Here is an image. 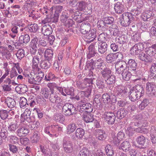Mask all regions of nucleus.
Masks as SVG:
<instances>
[{
	"mask_svg": "<svg viewBox=\"0 0 156 156\" xmlns=\"http://www.w3.org/2000/svg\"><path fill=\"white\" fill-rule=\"evenodd\" d=\"M77 109L81 113L86 112H92L93 108L92 105L89 103H87L85 100H81L78 102Z\"/></svg>",
	"mask_w": 156,
	"mask_h": 156,
	"instance_id": "obj_1",
	"label": "nucleus"
},
{
	"mask_svg": "<svg viewBox=\"0 0 156 156\" xmlns=\"http://www.w3.org/2000/svg\"><path fill=\"white\" fill-rule=\"evenodd\" d=\"M134 20V17L132 16L130 13H123L122 15L120 20L121 25L124 27L128 26Z\"/></svg>",
	"mask_w": 156,
	"mask_h": 156,
	"instance_id": "obj_2",
	"label": "nucleus"
},
{
	"mask_svg": "<svg viewBox=\"0 0 156 156\" xmlns=\"http://www.w3.org/2000/svg\"><path fill=\"white\" fill-rule=\"evenodd\" d=\"M62 111L65 115L70 116L76 114L77 110L73 104L66 103L63 106Z\"/></svg>",
	"mask_w": 156,
	"mask_h": 156,
	"instance_id": "obj_3",
	"label": "nucleus"
},
{
	"mask_svg": "<svg viewBox=\"0 0 156 156\" xmlns=\"http://www.w3.org/2000/svg\"><path fill=\"white\" fill-rule=\"evenodd\" d=\"M146 92L149 97H156V86L152 82H147L146 85Z\"/></svg>",
	"mask_w": 156,
	"mask_h": 156,
	"instance_id": "obj_4",
	"label": "nucleus"
},
{
	"mask_svg": "<svg viewBox=\"0 0 156 156\" xmlns=\"http://www.w3.org/2000/svg\"><path fill=\"white\" fill-rule=\"evenodd\" d=\"M102 117L107 123L109 125H112L114 123L116 117L114 113L106 111L104 112L102 115Z\"/></svg>",
	"mask_w": 156,
	"mask_h": 156,
	"instance_id": "obj_5",
	"label": "nucleus"
},
{
	"mask_svg": "<svg viewBox=\"0 0 156 156\" xmlns=\"http://www.w3.org/2000/svg\"><path fill=\"white\" fill-rule=\"evenodd\" d=\"M94 80L95 79L94 78H92L91 79H85L83 82L81 83L80 82H77V86L81 89H83L87 87H91V86L94 84Z\"/></svg>",
	"mask_w": 156,
	"mask_h": 156,
	"instance_id": "obj_6",
	"label": "nucleus"
},
{
	"mask_svg": "<svg viewBox=\"0 0 156 156\" xmlns=\"http://www.w3.org/2000/svg\"><path fill=\"white\" fill-rule=\"evenodd\" d=\"M115 68L117 73L120 74L122 72L126 70L127 64L124 61H119L115 63Z\"/></svg>",
	"mask_w": 156,
	"mask_h": 156,
	"instance_id": "obj_7",
	"label": "nucleus"
},
{
	"mask_svg": "<svg viewBox=\"0 0 156 156\" xmlns=\"http://www.w3.org/2000/svg\"><path fill=\"white\" fill-rule=\"evenodd\" d=\"M144 44L141 43H138L134 45L130 50V53L133 55L139 54L144 49Z\"/></svg>",
	"mask_w": 156,
	"mask_h": 156,
	"instance_id": "obj_8",
	"label": "nucleus"
},
{
	"mask_svg": "<svg viewBox=\"0 0 156 156\" xmlns=\"http://www.w3.org/2000/svg\"><path fill=\"white\" fill-rule=\"evenodd\" d=\"M98 44H96L95 42L91 43L88 48V52L87 56L88 58L94 57L96 55H97L98 53L97 51Z\"/></svg>",
	"mask_w": 156,
	"mask_h": 156,
	"instance_id": "obj_9",
	"label": "nucleus"
},
{
	"mask_svg": "<svg viewBox=\"0 0 156 156\" xmlns=\"http://www.w3.org/2000/svg\"><path fill=\"white\" fill-rule=\"evenodd\" d=\"M63 147L64 151L66 153H70L73 151V145L72 143L69 140H64L63 141Z\"/></svg>",
	"mask_w": 156,
	"mask_h": 156,
	"instance_id": "obj_10",
	"label": "nucleus"
},
{
	"mask_svg": "<svg viewBox=\"0 0 156 156\" xmlns=\"http://www.w3.org/2000/svg\"><path fill=\"white\" fill-rule=\"evenodd\" d=\"M125 134L122 132H119L116 136L113 135L112 137L114 144L116 146L119 145L120 141L124 138Z\"/></svg>",
	"mask_w": 156,
	"mask_h": 156,
	"instance_id": "obj_11",
	"label": "nucleus"
},
{
	"mask_svg": "<svg viewBox=\"0 0 156 156\" xmlns=\"http://www.w3.org/2000/svg\"><path fill=\"white\" fill-rule=\"evenodd\" d=\"M95 43L96 44H98L97 49L99 53L103 54L107 51L108 45L105 42H101L100 44L97 41Z\"/></svg>",
	"mask_w": 156,
	"mask_h": 156,
	"instance_id": "obj_12",
	"label": "nucleus"
},
{
	"mask_svg": "<svg viewBox=\"0 0 156 156\" xmlns=\"http://www.w3.org/2000/svg\"><path fill=\"white\" fill-rule=\"evenodd\" d=\"M55 126L54 125L47 127L45 129V132L49 134L51 137H57L58 136L59 134L55 133Z\"/></svg>",
	"mask_w": 156,
	"mask_h": 156,
	"instance_id": "obj_13",
	"label": "nucleus"
},
{
	"mask_svg": "<svg viewBox=\"0 0 156 156\" xmlns=\"http://www.w3.org/2000/svg\"><path fill=\"white\" fill-rule=\"evenodd\" d=\"M52 27L48 24H46L42 26L41 31L44 35H49L52 34Z\"/></svg>",
	"mask_w": 156,
	"mask_h": 156,
	"instance_id": "obj_14",
	"label": "nucleus"
},
{
	"mask_svg": "<svg viewBox=\"0 0 156 156\" xmlns=\"http://www.w3.org/2000/svg\"><path fill=\"white\" fill-rule=\"evenodd\" d=\"M90 25L89 23H83L80 27V31L82 34H85L90 30Z\"/></svg>",
	"mask_w": 156,
	"mask_h": 156,
	"instance_id": "obj_15",
	"label": "nucleus"
},
{
	"mask_svg": "<svg viewBox=\"0 0 156 156\" xmlns=\"http://www.w3.org/2000/svg\"><path fill=\"white\" fill-rule=\"evenodd\" d=\"M94 64L96 68L101 70V71L104 70L107 68L105 63L101 58L99 59L96 61Z\"/></svg>",
	"mask_w": 156,
	"mask_h": 156,
	"instance_id": "obj_16",
	"label": "nucleus"
},
{
	"mask_svg": "<svg viewBox=\"0 0 156 156\" xmlns=\"http://www.w3.org/2000/svg\"><path fill=\"white\" fill-rule=\"evenodd\" d=\"M138 57L140 60L147 63H151L153 60L151 57L149 56L143 52L139 54Z\"/></svg>",
	"mask_w": 156,
	"mask_h": 156,
	"instance_id": "obj_17",
	"label": "nucleus"
},
{
	"mask_svg": "<svg viewBox=\"0 0 156 156\" xmlns=\"http://www.w3.org/2000/svg\"><path fill=\"white\" fill-rule=\"evenodd\" d=\"M49 99L51 103L55 104H57V103L60 101V100L62 101L60 98L58 96L56 93L54 92L53 91L51 94Z\"/></svg>",
	"mask_w": 156,
	"mask_h": 156,
	"instance_id": "obj_18",
	"label": "nucleus"
},
{
	"mask_svg": "<svg viewBox=\"0 0 156 156\" xmlns=\"http://www.w3.org/2000/svg\"><path fill=\"white\" fill-rule=\"evenodd\" d=\"M28 129L26 127H20L17 130L16 134L19 137L26 136L29 133Z\"/></svg>",
	"mask_w": 156,
	"mask_h": 156,
	"instance_id": "obj_19",
	"label": "nucleus"
},
{
	"mask_svg": "<svg viewBox=\"0 0 156 156\" xmlns=\"http://www.w3.org/2000/svg\"><path fill=\"white\" fill-rule=\"evenodd\" d=\"M96 138L100 140H104L106 137V134L105 131L101 129H96L95 131Z\"/></svg>",
	"mask_w": 156,
	"mask_h": 156,
	"instance_id": "obj_20",
	"label": "nucleus"
},
{
	"mask_svg": "<svg viewBox=\"0 0 156 156\" xmlns=\"http://www.w3.org/2000/svg\"><path fill=\"white\" fill-rule=\"evenodd\" d=\"M137 64L134 60L129 59L127 64L128 69L130 71H135L136 69Z\"/></svg>",
	"mask_w": 156,
	"mask_h": 156,
	"instance_id": "obj_21",
	"label": "nucleus"
},
{
	"mask_svg": "<svg viewBox=\"0 0 156 156\" xmlns=\"http://www.w3.org/2000/svg\"><path fill=\"white\" fill-rule=\"evenodd\" d=\"M130 94L129 97L131 101L134 102L136 100L139 99L141 96L140 95L138 94L136 91L132 89L129 92Z\"/></svg>",
	"mask_w": 156,
	"mask_h": 156,
	"instance_id": "obj_22",
	"label": "nucleus"
},
{
	"mask_svg": "<svg viewBox=\"0 0 156 156\" xmlns=\"http://www.w3.org/2000/svg\"><path fill=\"white\" fill-rule=\"evenodd\" d=\"M127 114V111L124 108H121L115 113V117L121 119L124 118Z\"/></svg>",
	"mask_w": 156,
	"mask_h": 156,
	"instance_id": "obj_23",
	"label": "nucleus"
},
{
	"mask_svg": "<svg viewBox=\"0 0 156 156\" xmlns=\"http://www.w3.org/2000/svg\"><path fill=\"white\" fill-rule=\"evenodd\" d=\"M114 9L116 13L121 14L124 11V6L119 2H118L115 4Z\"/></svg>",
	"mask_w": 156,
	"mask_h": 156,
	"instance_id": "obj_24",
	"label": "nucleus"
},
{
	"mask_svg": "<svg viewBox=\"0 0 156 156\" xmlns=\"http://www.w3.org/2000/svg\"><path fill=\"white\" fill-rule=\"evenodd\" d=\"M89 33L88 35H86V38L88 40L93 38V39L90 41H87L89 43H90L93 41L96 36V30L95 29H93L90 30L89 31Z\"/></svg>",
	"mask_w": 156,
	"mask_h": 156,
	"instance_id": "obj_25",
	"label": "nucleus"
},
{
	"mask_svg": "<svg viewBox=\"0 0 156 156\" xmlns=\"http://www.w3.org/2000/svg\"><path fill=\"white\" fill-rule=\"evenodd\" d=\"M5 103H6L8 107L10 108L15 107L16 105V103L15 100L9 97L7 98Z\"/></svg>",
	"mask_w": 156,
	"mask_h": 156,
	"instance_id": "obj_26",
	"label": "nucleus"
},
{
	"mask_svg": "<svg viewBox=\"0 0 156 156\" xmlns=\"http://www.w3.org/2000/svg\"><path fill=\"white\" fill-rule=\"evenodd\" d=\"M94 63L95 62L92 59H91L90 61H88L85 66V70L88 71L89 72H92V70L94 69V68L95 66V65H94Z\"/></svg>",
	"mask_w": 156,
	"mask_h": 156,
	"instance_id": "obj_27",
	"label": "nucleus"
},
{
	"mask_svg": "<svg viewBox=\"0 0 156 156\" xmlns=\"http://www.w3.org/2000/svg\"><path fill=\"white\" fill-rule=\"evenodd\" d=\"M91 112H84L83 114L84 120L86 122H92L94 120L93 117L90 113Z\"/></svg>",
	"mask_w": 156,
	"mask_h": 156,
	"instance_id": "obj_28",
	"label": "nucleus"
},
{
	"mask_svg": "<svg viewBox=\"0 0 156 156\" xmlns=\"http://www.w3.org/2000/svg\"><path fill=\"white\" fill-rule=\"evenodd\" d=\"M30 114L31 111L27 109H26L23 113L24 119L29 122H32L34 120H32V119L30 117Z\"/></svg>",
	"mask_w": 156,
	"mask_h": 156,
	"instance_id": "obj_29",
	"label": "nucleus"
},
{
	"mask_svg": "<svg viewBox=\"0 0 156 156\" xmlns=\"http://www.w3.org/2000/svg\"><path fill=\"white\" fill-rule=\"evenodd\" d=\"M130 71L128 69L126 70L121 73V74L123 80L126 81H128L130 79L132 76V74Z\"/></svg>",
	"mask_w": 156,
	"mask_h": 156,
	"instance_id": "obj_30",
	"label": "nucleus"
},
{
	"mask_svg": "<svg viewBox=\"0 0 156 156\" xmlns=\"http://www.w3.org/2000/svg\"><path fill=\"white\" fill-rule=\"evenodd\" d=\"M101 77L105 80L112 74V71L110 69L107 68L104 70L101 71Z\"/></svg>",
	"mask_w": 156,
	"mask_h": 156,
	"instance_id": "obj_31",
	"label": "nucleus"
},
{
	"mask_svg": "<svg viewBox=\"0 0 156 156\" xmlns=\"http://www.w3.org/2000/svg\"><path fill=\"white\" fill-rule=\"evenodd\" d=\"M136 141L139 145H140V147H142L144 146L146 140L145 137L143 135H141L137 137Z\"/></svg>",
	"mask_w": 156,
	"mask_h": 156,
	"instance_id": "obj_32",
	"label": "nucleus"
},
{
	"mask_svg": "<svg viewBox=\"0 0 156 156\" xmlns=\"http://www.w3.org/2000/svg\"><path fill=\"white\" fill-rule=\"evenodd\" d=\"M53 50L52 49H48L45 51L44 55L45 59L49 61L53 58Z\"/></svg>",
	"mask_w": 156,
	"mask_h": 156,
	"instance_id": "obj_33",
	"label": "nucleus"
},
{
	"mask_svg": "<svg viewBox=\"0 0 156 156\" xmlns=\"http://www.w3.org/2000/svg\"><path fill=\"white\" fill-rule=\"evenodd\" d=\"M130 146V143L129 141H125L121 144L120 149L124 151H126L129 150Z\"/></svg>",
	"mask_w": 156,
	"mask_h": 156,
	"instance_id": "obj_34",
	"label": "nucleus"
},
{
	"mask_svg": "<svg viewBox=\"0 0 156 156\" xmlns=\"http://www.w3.org/2000/svg\"><path fill=\"white\" fill-rule=\"evenodd\" d=\"M85 133L84 130L82 128H78L76 130L75 135L78 138H82L84 136Z\"/></svg>",
	"mask_w": 156,
	"mask_h": 156,
	"instance_id": "obj_35",
	"label": "nucleus"
},
{
	"mask_svg": "<svg viewBox=\"0 0 156 156\" xmlns=\"http://www.w3.org/2000/svg\"><path fill=\"white\" fill-rule=\"evenodd\" d=\"M153 12L152 11L148 10L144 12L142 15V18L144 21H148V19L152 16Z\"/></svg>",
	"mask_w": 156,
	"mask_h": 156,
	"instance_id": "obj_36",
	"label": "nucleus"
},
{
	"mask_svg": "<svg viewBox=\"0 0 156 156\" xmlns=\"http://www.w3.org/2000/svg\"><path fill=\"white\" fill-rule=\"evenodd\" d=\"M127 40L126 36L124 35L117 37L115 38V41L116 43L121 44H123L124 43L127 42Z\"/></svg>",
	"mask_w": 156,
	"mask_h": 156,
	"instance_id": "obj_37",
	"label": "nucleus"
},
{
	"mask_svg": "<svg viewBox=\"0 0 156 156\" xmlns=\"http://www.w3.org/2000/svg\"><path fill=\"white\" fill-rule=\"evenodd\" d=\"M142 97L144 94V90L143 87L140 85H137L133 89Z\"/></svg>",
	"mask_w": 156,
	"mask_h": 156,
	"instance_id": "obj_38",
	"label": "nucleus"
},
{
	"mask_svg": "<svg viewBox=\"0 0 156 156\" xmlns=\"http://www.w3.org/2000/svg\"><path fill=\"white\" fill-rule=\"evenodd\" d=\"M91 87H89L88 88L87 90L81 91L80 92L81 97H83V99H85V97L89 98L91 94Z\"/></svg>",
	"mask_w": 156,
	"mask_h": 156,
	"instance_id": "obj_39",
	"label": "nucleus"
},
{
	"mask_svg": "<svg viewBox=\"0 0 156 156\" xmlns=\"http://www.w3.org/2000/svg\"><path fill=\"white\" fill-rule=\"evenodd\" d=\"M97 25L98 27L99 28L103 30H105L108 28V26L105 23V20H99L98 22Z\"/></svg>",
	"mask_w": 156,
	"mask_h": 156,
	"instance_id": "obj_40",
	"label": "nucleus"
},
{
	"mask_svg": "<svg viewBox=\"0 0 156 156\" xmlns=\"http://www.w3.org/2000/svg\"><path fill=\"white\" fill-rule=\"evenodd\" d=\"M20 108H24L29 106V103L27 99L23 97L20 98Z\"/></svg>",
	"mask_w": 156,
	"mask_h": 156,
	"instance_id": "obj_41",
	"label": "nucleus"
},
{
	"mask_svg": "<svg viewBox=\"0 0 156 156\" xmlns=\"http://www.w3.org/2000/svg\"><path fill=\"white\" fill-rule=\"evenodd\" d=\"M39 56L37 54L34 56L32 59L33 68H37L38 67V64L40 62Z\"/></svg>",
	"mask_w": 156,
	"mask_h": 156,
	"instance_id": "obj_42",
	"label": "nucleus"
},
{
	"mask_svg": "<svg viewBox=\"0 0 156 156\" xmlns=\"http://www.w3.org/2000/svg\"><path fill=\"white\" fill-rule=\"evenodd\" d=\"M76 128L77 125L75 123L69 124L67 127V133L71 134L73 133Z\"/></svg>",
	"mask_w": 156,
	"mask_h": 156,
	"instance_id": "obj_43",
	"label": "nucleus"
},
{
	"mask_svg": "<svg viewBox=\"0 0 156 156\" xmlns=\"http://www.w3.org/2000/svg\"><path fill=\"white\" fill-rule=\"evenodd\" d=\"M142 10V9L140 7H138V6L135 7L131 10L130 14L132 15V16H135L140 14Z\"/></svg>",
	"mask_w": 156,
	"mask_h": 156,
	"instance_id": "obj_44",
	"label": "nucleus"
},
{
	"mask_svg": "<svg viewBox=\"0 0 156 156\" xmlns=\"http://www.w3.org/2000/svg\"><path fill=\"white\" fill-rule=\"evenodd\" d=\"M115 76L112 74L105 80L106 83L108 85H112L114 84L115 83Z\"/></svg>",
	"mask_w": 156,
	"mask_h": 156,
	"instance_id": "obj_45",
	"label": "nucleus"
},
{
	"mask_svg": "<svg viewBox=\"0 0 156 156\" xmlns=\"http://www.w3.org/2000/svg\"><path fill=\"white\" fill-rule=\"evenodd\" d=\"M27 79H28V82L30 84L36 83L34 82V77L36 76L34 72H31L30 75H26Z\"/></svg>",
	"mask_w": 156,
	"mask_h": 156,
	"instance_id": "obj_46",
	"label": "nucleus"
},
{
	"mask_svg": "<svg viewBox=\"0 0 156 156\" xmlns=\"http://www.w3.org/2000/svg\"><path fill=\"white\" fill-rule=\"evenodd\" d=\"M150 71L151 76L153 78H156V63L152 64Z\"/></svg>",
	"mask_w": 156,
	"mask_h": 156,
	"instance_id": "obj_47",
	"label": "nucleus"
},
{
	"mask_svg": "<svg viewBox=\"0 0 156 156\" xmlns=\"http://www.w3.org/2000/svg\"><path fill=\"white\" fill-rule=\"evenodd\" d=\"M50 63L48 60L42 61L41 62L40 66L42 69H47L50 67Z\"/></svg>",
	"mask_w": 156,
	"mask_h": 156,
	"instance_id": "obj_48",
	"label": "nucleus"
},
{
	"mask_svg": "<svg viewBox=\"0 0 156 156\" xmlns=\"http://www.w3.org/2000/svg\"><path fill=\"white\" fill-rule=\"evenodd\" d=\"M114 54H109L106 57V61L108 63H111L114 62L115 60Z\"/></svg>",
	"mask_w": 156,
	"mask_h": 156,
	"instance_id": "obj_49",
	"label": "nucleus"
},
{
	"mask_svg": "<svg viewBox=\"0 0 156 156\" xmlns=\"http://www.w3.org/2000/svg\"><path fill=\"white\" fill-rule=\"evenodd\" d=\"M124 87L123 86L120 85L116 86L115 87V94L116 95H121L124 92Z\"/></svg>",
	"mask_w": 156,
	"mask_h": 156,
	"instance_id": "obj_50",
	"label": "nucleus"
},
{
	"mask_svg": "<svg viewBox=\"0 0 156 156\" xmlns=\"http://www.w3.org/2000/svg\"><path fill=\"white\" fill-rule=\"evenodd\" d=\"M105 150L106 154L108 156H112L113 155V148L110 145H108L106 146Z\"/></svg>",
	"mask_w": 156,
	"mask_h": 156,
	"instance_id": "obj_51",
	"label": "nucleus"
},
{
	"mask_svg": "<svg viewBox=\"0 0 156 156\" xmlns=\"http://www.w3.org/2000/svg\"><path fill=\"white\" fill-rule=\"evenodd\" d=\"M54 119L57 122H62L64 121L65 119L63 115L61 114H57L54 115Z\"/></svg>",
	"mask_w": 156,
	"mask_h": 156,
	"instance_id": "obj_52",
	"label": "nucleus"
},
{
	"mask_svg": "<svg viewBox=\"0 0 156 156\" xmlns=\"http://www.w3.org/2000/svg\"><path fill=\"white\" fill-rule=\"evenodd\" d=\"M77 9L79 11H83L86 6L85 2L83 1L79 2H78Z\"/></svg>",
	"mask_w": 156,
	"mask_h": 156,
	"instance_id": "obj_53",
	"label": "nucleus"
},
{
	"mask_svg": "<svg viewBox=\"0 0 156 156\" xmlns=\"http://www.w3.org/2000/svg\"><path fill=\"white\" fill-rule=\"evenodd\" d=\"M28 27L30 32L34 33L37 30L38 26L37 24L34 23L28 25Z\"/></svg>",
	"mask_w": 156,
	"mask_h": 156,
	"instance_id": "obj_54",
	"label": "nucleus"
},
{
	"mask_svg": "<svg viewBox=\"0 0 156 156\" xmlns=\"http://www.w3.org/2000/svg\"><path fill=\"white\" fill-rule=\"evenodd\" d=\"M89 154V151L86 147H83L80 151L78 156H88Z\"/></svg>",
	"mask_w": 156,
	"mask_h": 156,
	"instance_id": "obj_55",
	"label": "nucleus"
},
{
	"mask_svg": "<svg viewBox=\"0 0 156 156\" xmlns=\"http://www.w3.org/2000/svg\"><path fill=\"white\" fill-rule=\"evenodd\" d=\"M18 75L16 69H14V68H12V69L9 75V77L12 80L15 81L16 79V77Z\"/></svg>",
	"mask_w": 156,
	"mask_h": 156,
	"instance_id": "obj_56",
	"label": "nucleus"
},
{
	"mask_svg": "<svg viewBox=\"0 0 156 156\" xmlns=\"http://www.w3.org/2000/svg\"><path fill=\"white\" fill-rule=\"evenodd\" d=\"M9 146L10 151L12 153L14 154L18 152L19 148V147L11 144H9Z\"/></svg>",
	"mask_w": 156,
	"mask_h": 156,
	"instance_id": "obj_57",
	"label": "nucleus"
},
{
	"mask_svg": "<svg viewBox=\"0 0 156 156\" xmlns=\"http://www.w3.org/2000/svg\"><path fill=\"white\" fill-rule=\"evenodd\" d=\"M8 116V112L7 110H1L0 111V116L2 119H6L7 118Z\"/></svg>",
	"mask_w": 156,
	"mask_h": 156,
	"instance_id": "obj_58",
	"label": "nucleus"
},
{
	"mask_svg": "<svg viewBox=\"0 0 156 156\" xmlns=\"http://www.w3.org/2000/svg\"><path fill=\"white\" fill-rule=\"evenodd\" d=\"M40 139V136L39 132L37 131H35L33 134L32 139V143H36L39 141Z\"/></svg>",
	"mask_w": 156,
	"mask_h": 156,
	"instance_id": "obj_59",
	"label": "nucleus"
},
{
	"mask_svg": "<svg viewBox=\"0 0 156 156\" xmlns=\"http://www.w3.org/2000/svg\"><path fill=\"white\" fill-rule=\"evenodd\" d=\"M19 37L21 41H22L23 43L25 44L28 43L30 40V37L28 34L21 35Z\"/></svg>",
	"mask_w": 156,
	"mask_h": 156,
	"instance_id": "obj_60",
	"label": "nucleus"
},
{
	"mask_svg": "<svg viewBox=\"0 0 156 156\" xmlns=\"http://www.w3.org/2000/svg\"><path fill=\"white\" fill-rule=\"evenodd\" d=\"M8 134L7 130L4 128H2L0 133V136L1 138L5 139L7 137Z\"/></svg>",
	"mask_w": 156,
	"mask_h": 156,
	"instance_id": "obj_61",
	"label": "nucleus"
},
{
	"mask_svg": "<svg viewBox=\"0 0 156 156\" xmlns=\"http://www.w3.org/2000/svg\"><path fill=\"white\" fill-rule=\"evenodd\" d=\"M25 51L23 49H20L19 50L17 53L16 55L18 58L21 59L25 56Z\"/></svg>",
	"mask_w": 156,
	"mask_h": 156,
	"instance_id": "obj_62",
	"label": "nucleus"
},
{
	"mask_svg": "<svg viewBox=\"0 0 156 156\" xmlns=\"http://www.w3.org/2000/svg\"><path fill=\"white\" fill-rule=\"evenodd\" d=\"M16 88L19 90V91L22 93H25L28 90L27 86L25 85H21L19 87H16Z\"/></svg>",
	"mask_w": 156,
	"mask_h": 156,
	"instance_id": "obj_63",
	"label": "nucleus"
},
{
	"mask_svg": "<svg viewBox=\"0 0 156 156\" xmlns=\"http://www.w3.org/2000/svg\"><path fill=\"white\" fill-rule=\"evenodd\" d=\"M110 96L108 94L105 93L102 95V98L105 103H108L110 102Z\"/></svg>",
	"mask_w": 156,
	"mask_h": 156,
	"instance_id": "obj_64",
	"label": "nucleus"
}]
</instances>
